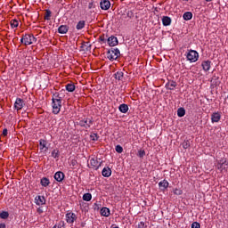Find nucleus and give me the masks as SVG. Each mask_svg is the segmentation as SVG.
Here are the masks:
<instances>
[{
  "label": "nucleus",
  "instance_id": "obj_1",
  "mask_svg": "<svg viewBox=\"0 0 228 228\" xmlns=\"http://www.w3.org/2000/svg\"><path fill=\"white\" fill-rule=\"evenodd\" d=\"M53 113L58 115L61 111V97L59 94H54L52 98Z\"/></svg>",
  "mask_w": 228,
  "mask_h": 228
},
{
  "label": "nucleus",
  "instance_id": "obj_2",
  "mask_svg": "<svg viewBox=\"0 0 228 228\" xmlns=\"http://www.w3.org/2000/svg\"><path fill=\"white\" fill-rule=\"evenodd\" d=\"M37 42V37L33 34H24L20 38V44L23 45H32Z\"/></svg>",
  "mask_w": 228,
  "mask_h": 228
},
{
  "label": "nucleus",
  "instance_id": "obj_3",
  "mask_svg": "<svg viewBox=\"0 0 228 228\" xmlns=\"http://www.w3.org/2000/svg\"><path fill=\"white\" fill-rule=\"evenodd\" d=\"M185 56L187 58V61H190V63H195V61H199V52L195 50H189L188 53H185Z\"/></svg>",
  "mask_w": 228,
  "mask_h": 228
},
{
  "label": "nucleus",
  "instance_id": "obj_4",
  "mask_svg": "<svg viewBox=\"0 0 228 228\" xmlns=\"http://www.w3.org/2000/svg\"><path fill=\"white\" fill-rule=\"evenodd\" d=\"M120 56V50L118 48H111L107 52V58L110 61H115Z\"/></svg>",
  "mask_w": 228,
  "mask_h": 228
},
{
  "label": "nucleus",
  "instance_id": "obj_5",
  "mask_svg": "<svg viewBox=\"0 0 228 228\" xmlns=\"http://www.w3.org/2000/svg\"><path fill=\"white\" fill-rule=\"evenodd\" d=\"M93 125L94 119L92 118H84L78 122V126H80V127H84L85 129H90Z\"/></svg>",
  "mask_w": 228,
  "mask_h": 228
},
{
  "label": "nucleus",
  "instance_id": "obj_6",
  "mask_svg": "<svg viewBox=\"0 0 228 228\" xmlns=\"http://www.w3.org/2000/svg\"><path fill=\"white\" fill-rule=\"evenodd\" d=\"M77 220V216H76L72 212H69L66 214V222L67 224H74Z\"/></svg>",
  "mask_w": 228,
  "mask_h": 228
},
{
  "label": "nucleus",
  "instance_id": "obj_7",
  "mask_svg": "<svg viewBox=\"0 0 228 228\" xmlns=\"http://www.w3.org/2000/svg\"><path fill=\"white\" fill-rule=\"evenodd\" d=\"M107 43L110 45V47H115L116 45H118V38L115 36H110L107 39Z\"/></svg>",
  "mask_w": 228,
  "mask_h": 228
},
{
  "label": "nucleus",
  "instance_id": "obj_8",
  "mask_svg": "<svg viewBox=\"0 0 228 228\" xmlns=\"http://www.w3.org/2000/svg\"><path fill=\"white\" fill-rule=\"evenodd\" d=\"M101 161L97 159V158H92L90 159V165L91 168H94V170H99V167H101Z\"/></svg>",
  "mask_w": 228,
  "mask_h": 228
},
{
  "label": "nucleus",
  "instance_id": "obj_9",
  "mask_svg": "<svg viewBox=\"0 0 228 228\" xmlns=\"http://www.w3.org/2000/svg\"><path fill=\"white\" fill-rule=\"evenodd\" d=\"M217 169L220 170V172H224V170H227L228 168V162L225 160H220L216 165Z\"/></svg>",
  "mask_w": 228,
  "mask_h": 228
},
{
  "label": "nucleus",
  "instance_id": "obj_10",
  "mask_svg": "<svg viewBox=\"0 0 228 228\" xmlns=\"http://www.w3.org/2000/svg\"><path fill=\"white\" fill-rule=\"evenodd\" d=\"M39 148H40V151H42L43 152H47V151H49V147H47V141L44 139H40Z\"/></svg>",
  "mask_w": 228,
  "mask_h": 228
},
{
  "label": "nucleus",
  "instance_id": "obj_11",
  "mask_svg": "<svg viewBox=\"0 0 228 228\" xmlns=\"http://www.w3.org/2000/svg\"><path fill=\"white\" fill-rule=\"evenodd\" d=\"M14 108L19 111V110H22L24 108V101L20 98H17L14 102Z\"/></svg>",
  "mask_w": 228,
  "mask_h": 228
},
{
  "label": "nucleus",
  "instance_id": "obj_12",
  "mask_svg": "<svg viewBox=\"0 0 228 228\" xmlns=\"http://www.w3.org/2000/svg\"><path fill=\"white\" fill-rule=\"evenodd\" d=\"M100 6L102 10H110L111 7V3L109 0H102L100 2Z\"/></svg>",
  "mask_w": 228,
  "mask_h": 228
},
{
  "label": "nucleus",
  "instance_id": "obj_13",
  "mask_svg": "<svg viewBox=\"0 0 228 228\" xmlns=\"http://www.w3.org/2000/svg\"><path fill=\"white\" fill-rule=\"evenodd\" d=\"M220 118H222V115L220 112H214L211 115V122L215 124V122H220Z\"/></svg>",
  "mask_w": 228,
  "mask_h": 228
},
{
  "label": "nucleus",
  "instance_id": "obj_14",
  "mask_svg": "<svg viewBox=\"0 0 228 228\" xmlns=\"http://www.w3.org/2000/svg\"><path fill=\"white\" fill-rule=\"evenodd\" d=\"M54 179L57 181V183H61V181L65 179V174H63L61 171H58L54 175Z\"/></svg>",
  "mask_w": 228,
  "mask_h": 228
},
{
  "label": "nucleus",
  "instance_id": "obj_15",
  "mask_svg": "<svg viewBox=\"0 0 228 228\" xmlns=\"http://www.w3.org/2000/svg\"><path fill=\"white\" fill-rule=\"evenodd\" d=\"M169 184L170 183H168V181L164 179L163 181H160L159 183V190H161V191H165V190L168 188Z\"/></svg>",
  "mask_w": 228,
  "mask_h": 228
},
{
  "label": "nucleus",
  "instance_id": "obj_16",
  "mask_svg": "<svg viewBox=\"0 0 228 228\" xmlns=\"http://www.w3.org/2000/svg\"><path fill=\"white\" fill-rule=\"evenodd\" d=\"M201 67L205 72H208V70L211 69V61H203Z\"/></svg>",
  "mask_w": 228,
  "mask_h": 228
},
{
  "label": "nucleus",
  "instance_id": "obj_17",
  "mask_svg": "<svg viewBox=\"0 0 228 228\" xmlns=\"http://www.w3.org/2000/svg\"><path fill=\"white\" fill-rule=\"evenodd\" d=\"M35 201L37 206H44L45 204V198L44 196H36Z\"/></svg>",
  "mask_w": 228,
  "mask_h": 228
},
{
  "label": "nucleus",
  "instance_id": "obj_18",
  "mask_svg": "<svg viewBox=\"0 0 228 228\" xmlns=\"http://www.w3.org/2000/svg\"><path fill=\"white\" fill-rule=\"evenodd\" d=\"M58 33H60L61 35H66V33H69V26H67V25H61L58 28Z\"/></svg>",
  "mask_w": 228,
  "mask_h": 228
},
{
  "label": "nucleus",
  "instance_id": "obj_19",
  "mask_svg": "<svg viewBox=\"0 0 228 228\" xmlns=\"http://www.w3.org/2000/svg\"><path fill=\"white\" fill-rule=\"evenodd\" d=\"M40 184H41V186H43V188H47V186H49V184H51V180H49V178H47V177H43L40 180Z\"/></svg>",
  "mask_w": 228,
  "mask_h": 228
},
{
  "label": "nucleus",
  "instance_id": "obj_20",
  "mask_svg": "<svg viewBox=\"0 0 228 228\" xmlns=\"http://www.w3.org/2000/svg\"><path fill=\"white\" fill-rule=\"evenodd\" d=\"M175 86H177V83H175V81L172 80V81H168L167 84H166V88L167 90H175Z\"/></svg>",
  "mask_w": 228,
  "mask_h": 228
},
{
  "label": "nucleus",
  "instance_id": "obj_21",
  "mask_svg": "<svg viewBox=\"0 0 228 228\" xmlns=\"http://www.w3.org/2000/svg\"><path fill=\"white\" fill-rule=\"evenodd\" d=\"M102 175H103V177H110L111 175V168L109 167H104L102 171Z\"/></svg>",
  "mask_w": 228,
  "mask_h": 228
},
{
  "label": "nucleus",
  "instance_id": "obj_22",
  "mask_svg": "<svg viewBox=\"0 0 228 228\" xmlns=\"http://www.w3.org/2000/svg\"><path fill=\"white\" fill-rule=\"evenodd\" d=\"M100 213H101L102 216H105V217H108L110 215V208H108L106 207L102 208L100 210Z\"/></svg>",
  "mask_w": 228,
  "mask_h": 228
},
{
  "label": "nucleus",
  "instance_id": "obj_23",
  "mask_svg": "<svg viewBox=\"0 0 228 228\" xmlns=\"http://www.w3.org/2000/svg\"><path fill=\"white\" fill-rule=\"evenodd\" d=\"M162 24L163 26H170L172 24V19L168 16H164L162 18Z\"/></svg>",
  "mask_w": 228,
  "mask_h": 228
},
{
  "label": "nucleus",
  "instance_id": "obj_24",
  "mask_svg": "<svg viewBox=\"0 0 228 228\" xmlns=\"http://www.w3.org/2000/svg\"><path fill=\"white\" fill-rule=\"evenodd\" d=\"M114 77H115V79H117V81H124V72L117 71L114 74Z\"/></svg>",
  "mask_w": 228,
  "mask_h": 228
},
{
  "label": "nucleus",
  "instance_id": "obj_25",
  "mask_svg": "<svg viewBox=\"0 0 228 228\" xmlns=\"http://www.w3.org/2000/svg\"><path fill=\"white\" fill-rule=\"evenodd\" d=\"M118 110L121 113H127V111H129V106L126 103H122L119 105Z\"/></svg>",
  "mask_w": 228,
  "mask_h": 228
},
{
  "label": "nucleus",
  "instance_id": "obj_26",
  "mask_svg": "<svg viewBox=\"0 0 228 228\" xmlns=\"http://www.w3.org/2000/svg\"><path fill=\"white\" fill-rule=\"evenodd\" d=\"M183 20H191L193 19V13L191 12H186L183 15Z\"/></svg>",
  "mask_w": 228,
  "mask_h": 228
},
{
  "label": "nucleus",
  "instance_id": "obj_27",
  "mask_svg": "<svg viewBox=\"0 0 228 228\" xmlns=\"http://www.w3.org/2000/svg\"><path fill=\"white\" fill-rule=\"evenodd\" d=\"M185 115H186V110H184V108H183V107L178 108L177 117L182 118V117H184Z\"/></svg>",
  "mask_w": 228,
  "mask_h": 228
},
{
  "label": "nucleus",
  "instance_id": "obj_28",
  "mask_svg": "<svg viewBox=\"0 0 228 228\" xmlns=\"http://www.w3.org/2000/svg\"><path fill=\"white\" fill-rule=\"evenodd\" d=\"M66 90L67 92H74V90H76V86L72 83H69L66 85Z\"/></svg>",
  "mask_w": 228,
  "mask_h": 228
},
{
  "label": "nucleus",
  "instance_id": "obj_29",
  "mask_svg": "<svg viewBox=\"0 0 228 228\" xmlns=\"http://www.w3.org/2000/svg\"><path fill=\"white\" fill-rule=\"evenodd\" d=\"M85 26H86L85 20H80L77 22L76 28L79 31V30L83 29V28H85Z\"/></svg>",
  "mask_w": 228,
  "mask_h": 228
},
{
  "label": "nucleus",
  "instance_id": "obj_30",
  "mask_svg": "<svg viewBox=\"0 0 228 228\" xmlns=\"http://www.w3.org/2000/svg\"><path fill=\"white\" fill-rule=\"evenodd\" d=\"M52 158H54V159H57L58 158H60V150L54 149L52 151Z\"/></svg>",
  "mask_w": 228,
  "mask_h": 228
},
{
  "label": "nucleus",
  "instance_id": "obj_31",
  "mask_svg": "<svg viewBox=\"0 0 228 228\" xmlns=\"http://www.w3.org/2000/svg\"><path fill=\"white\" fill-rule=\"evenodd\" d=\"M83 200H85L86 202H90V200H92V194L91 193H85L83 195Z\"/></svg>",
  "mask_w": 228,
  "mask_h": 228
},
{
  "label": "nucleus",
  "instance_id": "obj_32",
  "mask_svg": "<svg viewBox=\"0 0 228 228\" xmlns=\"http://www.w3.org/2000/svg\"><path fill=\"white\" fill-rule=\"evenodd\" d=\"M51 14H52L51 10L47 9L45 11V20H51Z\"/></svg>",
  "mask_w": 228,
  "mask_h": 228
},
{
  "label": "nucleus",
  "instance_id": "obj_33",
  "mask_svg": "<svg viewBox=\"0 0 228 228\" xmlns=\"http://www.w3.org/2000/svg\"><path fill=\"white\" fill-rule=\"evenodd\" d=\"M115 151L118 152V154H122V152H124V148H122L120 144H118L115 147Z\"/></svg>",
  "mask_w": 228,
  "mask_h": 228
},
{
  "label": "nucleus",
  "instance_id": "obj_34",
  "mask_svg": "<svg viewBox=\"0 0 228 228\" xmlns=\"http://www.w3.org/2000/svg\"><path fill=\"white\" fill-rule=\"evenodd\" d=\"M11 27H12V28H19V20H11Z\"/></svg>",
  "mask_w": 228,
  "mask_h": 228
},
{
  "label": "nucleus",
  "instance_id": "obj_35",
  "mask_svg": "<svg viewBox=\"0 0 228 228\" xmlns=\"http://www.w3.org/2000/svg\"><path fill=\"white\" fill-rule=\"evenodd\" d=\"M8 216H9L8 212L4 211V212L0 213V218H3V220H6V218H8Z\"/></svg>",
  "mask_w": 228,
  "mask_h": 228
},
{
  "label": "nucleus",
  "instance_id": "obj_36",
  "mask_svg": "<svg viewBox=\"0 0 228 228\" xmlns=\"http://www.w3.org/2000/svg\"><path fill=\"white\" fill-rule=\"evenodd\" d=\"M173 193L175 195H183V190L175 188L173 190Z\"/></svg>",
  "mask_w": 228,
  "mask_h": 228
},
{
  "label": "nucleus",
  "instance_id": "obj_37",
  "mask_svg": "<svg viewBox=\"0 0 228 228\" xmlns=\"http://www.w3.org/2000/svg\"><path fill=\"white\" fill-rule=\"evenodd\" d=\"M91 140H93V142H97V140H99V136L97 135V134H93L90 135Z\"/></svg>",
  "mask_w": 228,
  "mask_h": 228
},
{
  "label": "nucleus",
  "instance_id": "obj_38",
  "mask_svg": "<svg viewBox=\"0 0 228 228\" xmlns=\"http://www.w3.org/2000/svg\"><path fill=\"white\" fill-rule=\"evenodd\" d=\"M126 17H128L129 19H133L134 17V12H133V11H128L126 12Z\"/></svg>",
  "mask_w": 228,
  "mask_h": 228
},
{
  "label": "nucleus",
  "instance_id": "obj_39",
  "mask_svg": "<svg viewBox=\"0 0 228 228\" xmlns=\"http://www.w3.org/2000/svg\"><path fill=\"white\" fill-rule=\"evenodd\" d=\"M183 149H190V141H185L183 143Z\"/></svg>",
  "mask_w": 228,
  "mask_h": 228
},
{
  "label": "nucleus",
  "instance_id": "obj_40",
  "mask_svg": "<svg viewBox=\"0 0 228 228\" xmlns=\"http://www.w3.org/2000/svg\"><path fill=\"white\" fill-rule=\"evenodd\" d=\"M191 228H200V224L199 222H193L191 224Z\"/></svg>",
  "mask_w": 228,
  "mask_h": 228
},
{
  "label": "nucleus",
  "instance_id": "obj_41",
  "mask_svg": "<svg viewBox=\"0 0 228 228\" xmlns=\"http://www.w3.org/2000/svg\"><path fill=\"white\" fill-rule=\"evenodd\" d=\"M138 156H139V158H143V156H145V151L140 150L138 151Z\"/></svg>",
  "mask_w": 228,
  "mask_h": 228
},
{
  "label": "nucleus",
  "instance_id": "obj_42",
  "mask_svg": "<svg viewBox=\"0 0 228 228\" xmlns=\"http://www.w3.org/2000/svg\"><path fill=\"white\" fill-rule=\"evenodd\" d=\"M95 6V4L94 2V0H92L89 4H88V9L89 10H92V8H94Z\"/></svg>",
  "mask_w": 228,
  "mask_h": 228
},
{
  "label": "nucleus",
  "instance_id": "obj_43",
  "mask_svg": "<svg viewBox=\"0 0 228 228\" xmlns=\"http://www.w3.org/2000/svg\"><path fill=\"white\" fill-rule=\"evenodd\" d=\"M3 135H4V136H8V129L4 128V129L3 130Z\"/></svg>",
  "mask_w": 228,
  "mask_h": 228
},
{
  "label": "nucleus",
  "instance_id": "obj_44",
  "mask_svg": "<svg viewBox=\"0 0 228 228\" xmlns=\"http://www.w3.org/2000/svg\"><path fill=\"white\" fill-rule=\"evenodd\" d=\"M100 40L101 42H103V44H106V42H108V40H106L104 37H100Z\"/></svg>",
  "mask_w": 228,
  "mask_h": 228
},
{
  "label": "nucleus",
  "instance_id": "obj_45",
  "mask_svg": "<svg viewBox=\"0 0 228 228\" xmlns=\"http://www.w3.org/2000/svg\"><path fill=\"white\" fill-rule=\"evenodd\" d=\"M53 228H63V225L61 224H55Z\"/></svg>",
  "mask_w": 228,
  "mask_h": 228
},
{
  "label": "nucleus",
  "instance_id": "obj_46",
  "mask_svg": "<svg viewBox=\"0 0 228 228\" xmlns=\"http://www.w3.org/2000/svg\"><path fill=\"white\" fill-rule=\"evenodd\" d=\"M144 225H145V224H144L143 222H141V223L139 224V228H143Z\"/></svg>",
  "mask_w": 228,
  "mask_h": 228
},
{
  "label": "nucleus",
  "instance_id": "obj_47",
  "mask_svg": "<svg viewBox=\"0 0 228 228\" xmlns=\"http://www.w3.org/2000/svg\"><path fill=\"white\" fill-rule=\"evenodd\" d=\"M0 228H6V224L4 223L0 224Z\"/></svg>",
  "mask_w": 228,
  "mask_h": 228
},
{
  "label": "nucleus",
  "instance_id": "obj_48",
  "mask_svg": "<svg viewBox=\"0 0 228 228\" xmlns=\"http://www.w3.org/2000/svg\"><path fill=\"white\" fill-rule=\"evenodd\" d=\"M90 47H91V45H88V46L86 47V51H89Z\"/></svg>",
  "mask_w": 228,
  "mask_h": 228
},
{
  "label": "nucleus",
  "instance_id": "obj_49",
  "mask_svg": "<svg viewBox=\"0 0 228 228\" xmlns=\"http://www.w3.org/2000/svg\"><path fill=\"white\" fill-rule=\"evenodd\" d=\"M207 3H211L213 0H205Z\"/></svg>",
  "mask_w": 228,
  "mask_h": 228
},
{
  "label": "nucleus",
  "instance_id": "obj_50",
  "mask_svg": "<svg viewBox=\"0 0 228 228\" xmlns=\"http://www.w3.org/2000/svg\"><path fill=\"white\" fill-rule=\"evenodd\" d=\"M82 227H85V224L82 223Z\"/></svg>",
  "mask_w": 228,
  "mask_h": 228
}]
</instances>
